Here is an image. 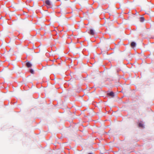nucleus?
<instances>
[{"mask_svg":"<svg viewBox=\"0 0 154 154\" xmlns=\"http://www.w3.org/2000/svg\"><path fill=\"white\" fill-rule=\"evenodd\" d=\"M144 20V18L143 17H142L140 18V21L141 22H143Z\"/></svg>","mask_w":154,"mask_h":154,"instance_id":"obj_7","label":"nucleus"},{"mask_svg":"<svg viewBox=\"0 0 154 154\" xmlns=\"http://www.w3.org/2000/svg\"><path fill=\"white\" fill-rule=\"evenodd\" d=\"M139 127H141V128H144V127L143 126V124L142 123H141V122L139 123Z\"/></svg>","mask_w":154,"mask_h":154,"instance_id":"obj_6","label":"nucleus"},{"mask_svg":"<svg viewBox=\"0 0 154 154\" xmlns=\"http://www.w3.org/2000/svg\"><path fill=\"white\" fill-rule=\"evenodd\" d=\"M131 46L132 48H134L136 46V44L135 42H132L131 43Z\"/></svg>","mask_w":154,"mask_h":154,"instance_id":"obj_4","label":"nucleus"},{"mask_svg":"<svg viewBox=\"0 0 154 154\" xmlns=\"http://www.w3.org/2000/svg\"><path fill=\"white\" fill-rule=\"evenodd\" d=\"M89 34L91 35H94L95 33L94 30L92 29H91L88 32Z\"/></svg>","mask_w":154,"mask_h":154,"instance_id":"obj_1","label":"nucleus"},{"mask_svg":"<svg viewBox=\"0 0 154 154\" xmlns=\"http://www.w3.org/2000/svg\"><path fill=\"white\" fill-rule=\"evenodd\" d=\"M46 4L48 6H50L51 4L49 0H47L45 1Z\"/></svg>","mask_w":154,"mask_h":154,"instance_id":"obj_3","label":"nucleus"},{"mask_svg":"<svg viewBox=\"0 0 154 154\" xmlns=\"http://www.w3.org/2000/svg\"><path fill=\"white\" fill-rule=\"evenodd\" d=\"M107 95L113 97L114 96V93L113 92H111L107 94Z\"/></svg>","mask_w":154,"mask_h":154,"instance_id":"obj_5","label":"nucleus"},{"mask_svg":"<svg viewBox=\"0 0 154 154\" xmlns=\"http://www.w3.org/2000/svg\"><path fill=\"white\" fill-rule=\"evenodd\" d=\"M88 154H92L91 153H89Z\"/></svg>","mask_w":154,"mask_h":154,"instance_id":"obj_9","label":"nucleus"},{"mask_svg":"<svg viewBox=\"0 0 154 154\" xmlns=\"http://www.w3.org/2000/svg\"><path fill=\"white\" fill-rule=\"evenodd\" d=\"M26 66L28 68H30L32 66V64L29 62H27L26 64Z\"/></svg>","mask_w":154,"mask_h":154,"instance_id":"obj_2","label":"nucleus"},{"mask_svg":"<svg viewBox=\"0 0 154 154\" xmlns=\"http://www.w3.org/2000/svg\"><path fill=\"white\" fill-rule=\"evenodd\" d=\"M30 71L31 73L32 74H34V71L32 69H31L30 70Z\"/></svg>","mask_w":154,"mask_h":154,"instance_id":"obj_8","label":"nucleus"}]
</instances>
